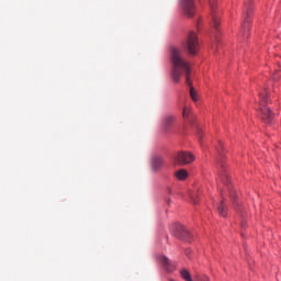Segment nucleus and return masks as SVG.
<instances>
[{
    "label": "nucleus",
    "instance_id": "1",
    "mask_svg": "<svg viewBox=\"0 0 281 281\" xmlns=\"http://www.w3.org/2000/svg\"><path fill=\"white\" fill-rule=\"evenodd\" d=\"M171 78L176 85H179L181 80V76H186V82L189 87L192 86V81L190 80V63L183 58L181 50L177 47L171 48Z\"/></svg>",
    "mask_w": 281,
    "mask_h": 281
},
{
    "label": "nucleus",
    "instance_id": "2",
    "mask_svg": "<svg viewBox=\"0 0 281 281\" xmlns=\"http://www.w3.org/2000/svg\"><path fill=\"white\" fill-rule=\"evenodd\" d=\"M251 12H254L251 0H246L244 7V22L241 24V34L244 38H249V30L251 27Z\"/></svg>",
    "mask_w": 281,
    "mask_h": 281
},
{
    "label": "nucleus",
    "instance_id": "3",
    "mask_svg": "<svg viewBox=\"0 0 281 281\" xmlns=\"http://www.w3.org/2000/svg\"><path fill=\"white\" fill-rule=\"evenodd\" d=\"M182 47L191 56H196V54L199 53V36H196V33L190 32L187 35V38L184 40V43H182Z\"/></svg>",
    "mask_w": 281,
    "mask_h": 281
},
{
    "label": "nucleus",
    "instance_id": "4",
    "mask_svg": "<svg viewBox=\"0 0 281 281\" xmlns=\"http://www.w3.org/2000/svg\"><path fill=\"white\" fill-rule=\"evenodd\" d=\"M260 98V111H261V117L266 124H271L273 121V114L271 113V109L267 106V94L266 93H259Z\"/></svg>",
    "mask_w": 281,
    "mask_h": 281
},
{
    "label": "nucleus",
    "instance_id": "5",
    "mask_svg": "<svg viewBox=\"0 0 281 281\" xmlns=\"http://www.w3.org/2000/svg\"><path fill=\"white\" fill-rule=\"evenodd\" d=\"M175 166H188L194 161V155L190 151H179L173 157Z\"/></svg>",
    "mask_w": 281,
    "mask_h": 281
},
{
    "label": "nucleus",
    "instance_id": "6",
    "mask_svg": "<svg viewBox=\"0 0 281 281\" xmlns=\"http://www.w3.org/2000/svg\"><path fill=\"white\" fill-rule=\"evenodd\" d=\"M171 233L176 238H180L181 240H190V231L186 228V226L181 224H173L171 226Z\"/></svg>",
    "mask_w": 281,
    "mask_h": 281
},
{
    "label": "nucleus",
    "instance_id": "7",
    "mask_svg": "<svg viewBox=\"0 0 281 281\" xmlns=\"http://www.w3.org/2000/svg\"><path fill=\"white\" fill-rule=\"evenodd\" d=\"M218 181L228 190H232V187L229 186L232 180L229 179V173H227V169L225 168V162L223 161H218Z\"/></svg>",
    "mask_w": 281,
    "mask_h": 281
},
{
    "label": "nucleus",
    "instance_id": "8",
    "mask_svg": "<svg viewBox=\"0 0 281 281\" xmlns=\"http://www.w3.org/2000/svg\"><path fill=\"white\" fill-rule=\"evenodd\" d=\"M175 120H177V116L172 114L165 115L161 121V131H164L165 133H170V128H172Z\"/></svg>",
    "mask_w": 281,
    "mask_h": 281
},
{
    "label": "nucleus",
    "instance_id": "9",
    "mask_svg": "<svg viewBox=\"0 0 281 281\" xmlns=\"http://www.w3.org/2000/svg\"><path fill=\"white\" fill-rule=\"evenodd\" d=\"M180 5L187 16H194V0H180Z\"/></svg>",
    "mask_w": 281,
    "mask_h": 281
},
{
    "label": "nucleus",
    "instance_id": "10",
    "mask_svg": "<svg viewBox=\"0 0 281 281\" xmlns=\"http://www.w3.org/2000/svg\"><path fill=\"white\" fill-rule=\"evenodd\" d=\"M210 5H211V16H212L213 25L215 30H218L221 22L218 20V13H216V2L214 0H210Z\"/></svg>",
    "mask_w": 281,
    "mask_h": 281
},
{
    "label": "nucleus",
    "instance_id": "11",
    "mask_svg": "<svg viewBox=\"0 0 281 281\" xmlns=\"http://www.w3.org/2000/svg\"><path fill=\"white\" fill-rule=\"evenodd\" d=\"M160 262L166 271H175V263H172L168 257H161Z\"/></svg>",
    "mask_w": 281,
    "mask_h": 281
},
{
    "label": "nucleus",
    "instance_id": "12",
    "mask_svg": "<svg viewBox=\"0 0 281 281\" xmlns=\"http://www.w3.org/2000/svg\"><path fill=\"white\" fill-rule=\"evenodd\" d=\"M161 166H164V159L159 158V157H155L151 160V168L153 170L157 171V170H161Z\"/></svg>",
    "mask_w": 281,
    "mask_h": 281
},
{
    "label": "nucleus",
    "instance_id": "13",
    "mask_svg": "<svg viewBox=\"0 0 281 281\" xmlns=\"http://www.w3.org/2000/svg\"><path fill=\"white\" fill-rule=\"evenodd\" d=\"M175 177L178 179V181H186V178L189 177L188 170L179 169L175 172Z\"/></svg>",
    "mask_w": 281,
    "mask_h": 281
},
{
    "label": "nucleus",
    "instance_id": "14",
    "mask_svg": "<svg viewBox=\"0 0 281 281\" xmlns=\"http://www.w3.org/2000/svg\"><path fill=\"white\" fill-rule=\"evenodd\" d=\"M180 276L182 279H184L186 281H193L192 280V274H190V271H188V269H182L180 270Z\"/></svg>",
    "mask_w": 281,
    "mask_h": 281
},
{
    "label": "nucleus",
    "instance_id": "15",
    "mask_svg": "<svg viewBox=\"0 0 281 281\" xmlns=\"http://www.w3.org/2000/svg\"><path fill=\"white\" fill-rule=\"evenodd\" d=\"M226 209L227 207L225 206V202L222 201L221 204L217 207L220 216H223V217L227 216V213L225 212Z\"/></svg>",
    "mask_w": 281,
    "mask_h": 281
},
{
    "label": "nucleus",
    "instance_id": "16",
    "mask_svg": "<svg viewBox=\"0 0 281 281\" xmlns=\"http://www.w3.org/2000/svg\"><path fill=\"white\" fill-rule=\"evenodd\" d=\"M190 97L193 100V102H199V94L194 90V87L190 88Z\"/></svg>",
    "mask_w": 281,
    "mask_h": 281
},
{
    "label": "nucleus",
    "instance_id": "17",
    "mask_svg": "<svg viewBox=\"0 0 281 281\" xmlns=\"http://www.w3.org/2000/svg\"><path fill=\"white\" fill-rule=\"evenodd\" d=\"M198 281H210L207 276L198 277Z\"/></svg>",
    "mask_w": 281,
    "mask_h": 281
},
{
    "label": "nucleus",
    "instance_id": "18",
    "mask_svg": "<svg viewBox=\"0 0 281 281\" xmlns=\"http://www.w3.org/2000/svg\"><path fill=\"white\" fill-rule=\"evenodd\" d=\"M188 115H190V110H188V108L183 109V117H188Z\"/></svg>",
    "mask_w": 281,
    "mask_h": 281
},
{
    "label": "nucleus",
    "instance_id": "19",
    "mask_svg": "<svg viewBox=\"0 0 281 281\" xmlns=\"http://www.w3.org/2000/svg\"><path fill=\"white\" fill-rule=\"evenodd\" d=\"M186 256H187V258H190V256H192V250L187 249L186 250Z\"/></svg>",
    "mask_w": 281,
    "mask_h": 281
},
{
    "label": "nucleus",
    "instance_id": "20",
    "mask_svg": "<svg viewBox=\"0 0 281 281\" xmlns=\"http://www.w3.org/2000/svg\"><path fill=\"white\" fill-rule=\"evenodd\" d=\"M241 227H245V221H241Z\"/></svg>",
    "mask_w": 281,
    "mask_h": 281
},
{
    "label": "nucleus",
    "instance_id": "21",
    "mask_svg": "<svg viewBox=\"0 0 281 281\" xmlns=\"http://www.w3.org/2000/svg\"><path fill=\"white\" fill-rule=\"evenodd\" d=\"M169 194H172V189H169Z\"/></svg>",
    "mask_w": 281,
    "mask_h": 281
}]
</instances>
